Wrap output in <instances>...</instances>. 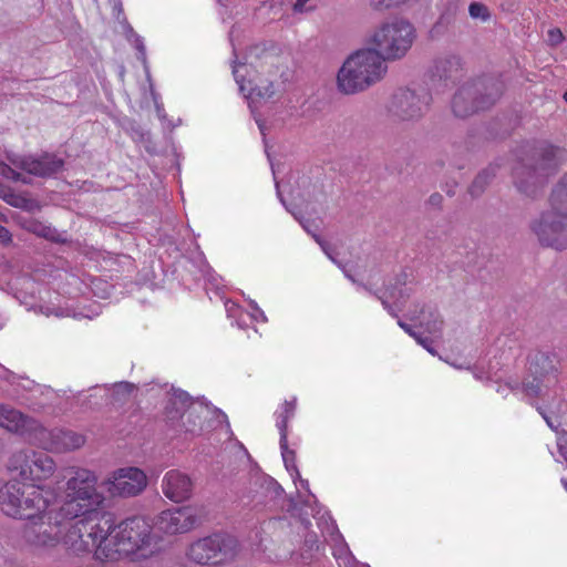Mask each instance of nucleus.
<instances>
[{
	"label": "nucleus",
	"mask_w": 567,
	"mask_h": 567,
	"mask_svg": "<svg viewBox=\"0 0 567 567\" xmlns=\"http://www.w3.org/2000/svg\"><path fill=\"white\" fill-rule=\"evenodd\" d=\"M550 209L543 213L532 229L543 246L557 250L567 247V173L554 187Z\"/></svg>",
	"instance_id": "obj_6"
},
{
	"label": "nucleus",
	"mask_w": 567,
	"mask_h": 567,
	"mask_svg": "<svg viewBox=\"0 0 567 567\" xmlns=\"http://www.w3.org/2000/svg\"><path fill=\"white\" fill-rule=\"evenodd\" d=\"M461 70V59L456 55H447L435 60L433 72L440 79H452L456 78Z\"/></svg>",
	"instance_id": "obj_21"
},
{
	"label": "nucleus",
	"mask_w": 567,
	"mask_h": 567,
	"mask_svg": "<svg viewBox=\"0 0 567 567\" xmlns=\"http://www.w3.org/2000/svg\"><path fill=\"white\" fill-rule=\"evenodd\" d=\"M539 361L549 362L550 363L549 358L547 355H545V354H540L539 357H536V365H538Z\"/></svg>",
	"instance_id": "obj_36"
},
{
	"label": "nucleus",
	"mask_w": 567,
	"mask_h": 567,
	"mask_svg": "<svg viewBox=\"0 0 567 567\" xmlns=\"http://www.w3.org/2000/svg\"><path fill=\"white\" fill-rule=\"evenodd\" d=\"M431 97L425 91L422 94H416L411 90H401L394 94L390 112L402 121L419 118L427 109Z\"/></svg>",
	"instance_id": "obj_15"
},
{
	"label": "nucleus",
	"mask_w": 567,
	"mask_h": 567,
	"mask_svg": "<svg viewBox=\"0 0 567 567\" xmlns=\"http://www.w3.org/2000/svg\"><path fill=\"white\" fill-rule=\"evenodd\" d=\"M40 422L20 410L4 403H0V427L8 432L28 435L34 439Z\"/></svg>",
	"instance_id": "obj_16"
},
{
	"label": "nucleus",
	"mask_w": 567,
	"mask_h": 567,
	"mask_svg": "<svg viewBox=\"0 0 567 567\" xmlns=\"http://www.w3.org/2000/svg\"><path fill=\"white\" fill-rule=\"evenodd\" d=\"M279 444H280L281 455H282V460H284L286 468L288 471L297 470L296 453L293 450L289 449V446H288V436L282 435V437H280Z\"/></svg>",
	"instance_id": "obj_25"
},
{
	"label": "nucleus",
	"mask_w": 567,
	"mask_h": 567,
	"mask_svg": "<svg viewBox=\"0 0 567 567\" xmlns=\"http://www.w3.org/2000/svg\"><path fill=\"white\" fill-rule=\"evenodd\" d=\"M297 408V399L286 400L276 412V426L280 437L288 436V423L293 417Z\"/></svg>",
	"instance_id": "obj_23"
},
{
	"label": "nucleus",
	"mask_w": 567,
	"mask_h": 567,
	"mask_svg": "<svg viewBox=\"0 0 567 567\" xmlns=\"http://www.w3.org/2000/svg\"><path fill=\"white\" fill-rule=\"evenodd\" d=\"M494 176L493 168H488L480 173L475 179L473 181L472 185L470 186V194L472 196H478L483 193L485 186L488 184L489 179Z\"/></svg>",
	"instance_id": "obj_24"
},
{
	"label": "nucleus",
	"mask_w": 567,
	"mask_h": 567,
	"mask_svg": "<svg viewBox=\"0 0 567 567\" xmlns=\"http://www.w3.org/2000/svg\"><path fill=\"white\" fill-rule=\"evenodd\" d=\"M559 150L554 146H545L535 150L513 168L514 182L519 192L534 195L538 185L556 173L559 166Z\"/></svg>",
	"instance_id": "obj_7"
},
{
	"label": "nucleus",
	"mask_w": 567,
	"mask_h": 567,
	"mask_svg": "<svg viewBox=\"0 0 567 567\" xmlns=\"http://www.w3.org/2000/svg\"><path fill=\"white\" fill-rule=\"evenodd\" d=\"M56 499L53 488L18 478L9 480L0 487V511L14 519H37Z\"/></svg>",
	"instance_id": "obj_4"
},
{
	"label": "nucleus",
	"mask_w": 567,
	"mask_h": 567,
	"mask_svg": "<svg viewBox=\"0 0 567 567\" xmlns=\"http://www.w3.org/2000/svg\"><path fill=\"white\" fill-rule=\"evenodd\" d=\"M161 486L163 494L175 503L189 498L193 491L190 477L178 470L168 471L164 475Z\"/></svg>",
	"instance_id": "obj_17"
},
{
	"label": "nucleus",
	"mask_w": 567,
	"mask_h": 567,
	"mask_svg": "<svg viewBox=\"0 0 567 567\" xmlns=\"http://www.w3.org/2000/svg\"><path fill=\"white\" fill-rule=\"evenodd\" d=\"M399 324H400V327H401L405 332H408V333H409L411 337H413L414 339H416V338L419 337V334H416V333L412 330V328H411L409 324L403 323V322H401V321L399 322Z\"/></svg>",
	"instance_id": "obj_35"
},
{
	"label": "nucleus",
	"mask_w": 567,
	"mask_h": 567,
	"mask_svg": "<svg viewBox=\"0 0 567 567\" xmlns=\"http://www.w3.org/2000/svg\"><path fill=\"white\" fill-rule=\"evenodd\" d=\"M186 416V414H182V419H184ZM187 419L189 420L190 419V414L187 415Z\"/></svg>",
	"instance_id": "obj_38"
},
{
	"label": "nucleus",
	"mask_w": 567,
	"mask_h": 567,
	"mask_svg": "<svg viewBox=\"0 0 567 567\" xmlns=\"http://www.w3.org/2000/svg\"><path fill=\"white\" fill-rule=\"evenodd\" d=\"M564 101L567 103V91L564 93Z\"/></svg>",
	"instance_id": "obj_37"
},
{
	"label": "nucleus",
	"mask_w": 567,
	"mask_h": 567,
	"mask_svg": "<svg viewBox=\"0 0 567 567\" xmlns=\"http://www.w3.org/2000/svg\"><path fill=\"white\" fill-rule=\"evenodd\" d=\"M543 380L535 377L533 382L524 383V389L529 395H538L540 393V385Z\"/></svg>",
	"instance_id": "obj_29"
},
{
	"label": "nucleus",
	"mask_w": 567,
	"mask_h": 567,
	"mask_svg": "<svg viewBox=\"0 0 567 567\" xmlns=\"http://www.w3.org/2000/svg\"><path fill=\"white\" fill-rule=\"evenodd\" d=\"M7 468L11 473H17L21 481L40 484L54 475L56 464L44 452L24 449L16 451L10 455Z\"/></svg>",
	"instance_id": "obj_10"
},
{
	"label": "nucleus",
	"mask_w": 567,
	"mask_h": 567,
	"mask_svg": "<svg viewBox=\"0 0 567 567\" xmlns=\"http://www.w3.org/2000/svg\"><path fill=\"white\" fill-rule=\"evenodd\" d=\"M443 326V321L439 318H435L432 322L426 324V331L430 333L441 332Z\"/></svg>",
	"instance_id": "obj_31"
},
{
	"label": "nucleus",
	"mask_w": 567,
	"mask_h": 567,
	"mask_svg": "<svg viewBox=\"0 0 567 567\" xmlns=\"http://www.w3.org/2000/svg\"><path fill=\"white\" fill-rule=\"evenodd\" d=\"M17 223L24 230L45 239H54L55 229L32 216H19Z\"/></svg>",
	"instance_id": "obj_22"
},
{
	"label": "nucleus",
	"mask_w": 567,
	"mask_h": 567,
	"mask_svg": "<svg viewBox=\"0 0 567 567\" xmlns=\"http://www.w3.org/2000/svg\"><path fill=\"white\" fill-rule=\"evenodd\" d=\"M503 93L496 81H477L462 86L453 96L452 110L457 117H467L492 106Z\"/></svg>",
	"instance_id": "obj_9"
},
{
	"label": "nucleus",
	"mask_w": 567,
	"mask_h": 567,
	"mask_svg": "<svg viewBox=\"0 0 567 567\" xmlns=\"http://www.w3.org/2000/svg\"><path fill=\"white\" fill-rule=\"evenodd\" d=\"M33 441L45 451L62 453L81 447L85 443V437L71 430H48L40 424Z\"/></svg>",
	"instance_id": "obj_14"
},
{
	"label": "nucleus",
	"mask_w": 567,
	"mask_h": 567,
	"mask_svg": "<svg viewBox=\"0 0 567 567\" xmlns=\"http://www.w3.org/2000/svg\"><path fill=\"white\" fill-rule=\"evenodd\" d=\"M237 553V540L223 534L200 538L187 550V557L199 565H219L231 560Z\"/></svg>",
	"instance_id": "obj_11"
},
{
	"label": "nucleus",
	"mask_w": 567,
	"mask_h": 567,
	"mask_svg": "<svg viewBox=\"0 0 567 567\" xmlns=\"http://www.w3.org/2000/svg\"><path fill=\"white\" fill-rule=\"evenodd\" d=\"M63 159L52 154H44L39 158L28 157L21 161V168L28 174L47 177L62 169Z\"/></svg>",
	"instance_id": "obj_19"
},
{
	"label": "nucleus",
	"mask_w": 567,
	"mask_h": 567,
	"mask_svg": "<svg viewBox=\"0 0 567 567\" xmlns=\"http://www.w3.org/2000/svg\"><path fill=\"white\" fill-rule=\"evenodd\" d=\"M317 241L320 244V247H322L326 250V248L323 247V244H321L318 239H317Z\"/></svg>",
	"instance_id": "obj_39"
},
{
	"label": "nucleus",
	"mask_w": 567,
	"mask_h": 567,
	"mask_svg": "<svg viewBox=\"0 0 567 567\" xmlns=\"http://www.w3.org/2000/svg\"><path fill=\"white\" fill-rule=\"evenodd\" d=\"M0 198L12 207L21 208L32 213L41 208L37 199L30 198L23 194L16 193L11 187L0 183Z\"/></svg>",
	"instance_id": "obj_20"
},
{
	"label": "nucleus",
	"mask_w": 567,
	"mask_h": 567,
	"mask_svg": "<svg viewBox=\"0 0 567 567\" xmlns=\"http://www.w3.org/2000/svg\"><path fill=\"white\" fill-rule=\"evenodd\" d=\"M388 71L384 59L373 49L352 53L337 75L338 89L344 94L362 92L383 79Z\"/></svg>",
	"instance_id": "obj_5"
},
{
	"label": "nucleus",
	"mask_w": 567,
	"mask_h": 567,
	"mask_svg": "<svg viewBox=\"0 0 567 567\" xmlns=\"http://www.w3.org/2000/svg\"><path fill=\"white\" fill-rule=\"evenodd\" d=\"M315 7L313 0H296L293 11L302 13L315 9Z\"/></svg>",
	"instance_id": "obj_30"
},
{
	"label": "nucleus",
	"mask_w": 567,
	"mask_h": 567,
	"mask_svg": "<svg viewBox=\"0 0 567 567\" xmlns=\"http://www.w3.org/2000/svg\"><path fill=\"white\" fill-rule=\"evenodd\" d=\"M12 241V235L11 233L0 225V244L8 245Z\"/></svg>",
	"instance_id": "obj_32"
},
{
	"label": "nucleus",
	"mask_w": 567,
	"mask_h": 567,
	"mask_svg": "<svg viewBox=\"0 0 567 567\" xmlns=\"http://www.w3.org/2000/svg\"><path fill=\"white\" fill-rule=\"evenodd\" d=\"M468 12L473 19H480L483 22L489 20L491 18L489 9L487 6L481 2H472L468 7Z\"/></svg>",
	"instance_id": "obj_26"
},
{
	"label": "nucleus",
	"mask_w": 567,
	"mask_h": 567,
	"mask_svg": "<svg viewBox=\"0 0 567 567\" xmlns=\"http://www.w3.org/2000/svg\"><path fill=\"white\" fill-rule=\"evenodd\" d=\"M198 522L197 512L192 506L162 511L154 519V527L166 535L187 533Z\"/></svg>",
	"instance_id": "obj_13"
},
{
	"label": "nucleus",
	"mask_w": 567,
	"mask_h": 567,
	"mask_svg": "<svg viewBox=\"0 0 567 567\" xmlns=\"http://www.w3.org/2000/svg\"><path fill=\"white\" fill-rule=\"evenodd\" d=\"M0 175L6 177L7 179H11L13 182H23L27 183L24 178H21V174L11 168L9 165L0 161Z\"/></svg>",
	"instance_id": "obj_27"
},
{
	"label": "nucleus",
	"mask_w": 567,
	"mask_h": 567,
	"mask_svg": "<svg viewBox=\"0 0 567 567\" xmlns=\"http://www.w3.org/2000/svg\"><path fill=\"white\" fill-rule=\"evenodd\" d=\"M417 343L422 344L429 352L434 353V351L431 348V341L427 338H422L419 336L416 339Z\"/></svg>",
	"instance_id": "obj_33"
},
{
	"label": "nucleus",
	"mask_w": 567,
	"mask_h": 567,
	"mask_svg": "<svg viewBox=\"0 0 567 567\" xmlns=\"http://www.w3.org/2000/svg\"><path fill=\"white\" fill-rule=\"evenodd\" d=\"M442 200H443L442 195H440V194H437V193H436V194L431 195V197H430V200H429V202H430V204H431L432 206H440V205H441V203H442Z\"/></svg>",
	"instance_id": "obj_34"
},
{
	"label": "nucleus",
	"mask_w": 567,
	"mask_h": 567,
	"mask_svg": "<svg viewBox=\"0 0 567 567\" xmlns=\"http://www.w3.org/2000/svg\"><path fill=\"white\" fill-rule=\"evenodd\" d=\"M103 485L113 497H134L146 488L147 476L138 467H122L113 471Z\"/></svg>",
	"instance_id": "obj_12"
},
{
	"label": "nucleus",
	"mask_w": 567,
	"mask_h": 567,
	"mask_svg": "<svg viewBox=\"0 0 567 567\" xmlns=\"http://www.w3.org/2000/svg\"><path fill=\"white\" fill-rule=\"evenodd\" d=\"M107 544L100 549L109 563L122 559L141 561L158 555L163 549L162 538L144 517H130L107 526Z\"/></svg>",
	"instance_id": "obj_2"
},
{
	"label": "nucleus",
	"mask_w": 567,
	"mask_h": 567,
	"mask_svg": "<svg viewBox=\"0 0 567 567\" xmlns=\"http://www.w3.org/2000/svg\"><path fill=\"white\" fill-rule=\"evenodd\" d=\"M241 70L249 73L248 66L245 64L235 66L233 73L240 91L245 92L248 99H269L274 95L275 89L271 81L260 78L246 80L245 75L241 74Z\"/></svg>",
	"instance_id": "obj_18"
},
{
	"label": "nucleus",
	"mask_w": 567,
	"mask_h": 567,
	"mask_svg": "<svg viewBox=\"0 0 567 567\" xmlns=\"http://www.w3.org/2000/svg\"><path fill=\"white\" fill-rule=\"evenodd\" d=\"M414 39L413 25L404 20H395L378 28L372 34L370 43L385 62L403 58L411 49Z\"/></svg>",
	"instance_id": "obj_8"
},
{
	"label": "nucleus",
	"mask_w": 567,
	"mask_h": 567,
	"mask_svg": "<svg viewBox=\"0 0 567 567\" xmlns=\"http://www.w3.org/2000/svg\"><path fill=\"white\" fill-rule=\"evenodd\" d=\"M72 498V491L69 489V478L65 482L63 497L48 506L37 519H28L22 529L23 540L38 550H51L63 543L65 524L75 519L80 513L87 511L85 504H80Z\"/></svg>",
	"instance_id": "obj_3"
},
{
	"label": "nucleus",
	"mask_w": 567,
	"mask_h": 567,
	"mask_svg": "<svg viewBox=\"0 0 567 567\" xmlns=\"http://www.w3.org/2000/svg\"><path fill=\"white\" fill-rule=\"evenodd\" d=\"M548 42L550 45H558L564 41V34L558 28L549 29L547 32Z\"/></svg>",
	"instance_id": "obj_28"
},
{
	"label": "nucleus",
	"mask_w": 567,
	"mask_h": 567,
	"mask_svg": "<svg viewBox=\"0 0 567 567\" xmlns=\"http://www.w3.org/2000/svg\"><path fill=\"white\" fill-rule=\"evenodd\" d=\"M69 489L72 491V498L84 505L87 511L75 516L69 522L64 530L63 546L71 557L86 558L92 556L100 563H109V558L100 555V549L107 544V528L96 522L100 511L103 508L105 497L97 489V476L87 468L71 467L69 476Z\"/></svg>",
	"instance_id": "obj_1"
}]
</instances>
